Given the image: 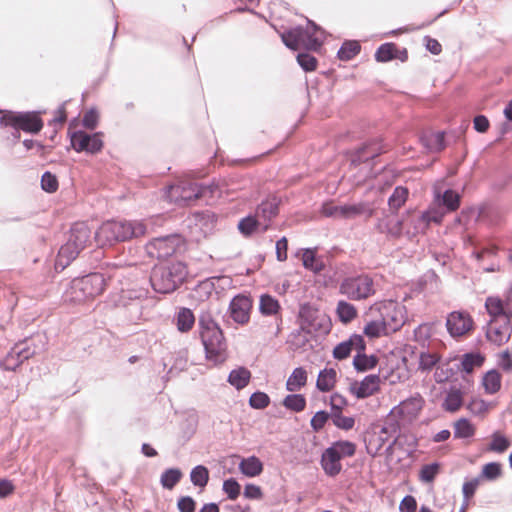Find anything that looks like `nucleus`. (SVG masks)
<instances>
[{
	"mask_svg": "<svg viewBox=\"0 0 512 512\" xmlns=\"http://www.w3.org/2000/svg\"><path fill=\"white\" fill-rule=\"evenodd\" d=\"M147 226L139 221H106L95 232L99 246H110L116 242L127 241L146 233Z\"/></svg>",
	"mask_w": 512,
	"mask_h": 512,
	"instance_id": "f257e3e1",
	"label": "nucleus"
},
{
	"mask_svg": "<svg viewBox=\"0 0 512 512\" xmlns=\"http://www.w3.org/2000/svg\"><path fill=\"white\" fill-rule=\"evenodd\" d=\"M198 324L206 358L215 364L224 362L226 359V342L220 327L208 313L200 315Z\"/></svg>",
	"mask_w": 512,
	"mask_h": 512,
	"instance_id": "f03ea898",
	"label": "nucleus"
},
{
	"mask_svg": "<svg viewBox=\"0 0 512 512\" xmlns=\"http://www.w3.org/2000/svg\"><path fill=\"white\" fill-rule=\"evenodd\" d=\"M188 272L182 262L156 265L150 276V283L155 292L168 294L174 292L185 280Z\"/></svg>",
	"mask_w": 512,
	"mask_h": 512,
	"instance_id": "7ed1b4c3",
	"label": "nucleus"
},
{
	"mask_svg": "<svg viewBox=\"0 0 512 512\" xmlns=\"http://www.w3.org/2000/svg\"><path fill=\"white\" fill-rule=\"evenodd\" d=\"M325 37L324 30L312 21H308L306 27L297 26L281 34L283 43L292 50L305 48L318 50Z\"/></svg>",
	"mask_w": 512,
	"mask_h": 512,
	"instance_id": "20e7f679",
	"label": "nucleus"
},
{
	"mask_svg": "<svg viewBox=\"0 0 512 512\" xmlns=\"http://www.w3.org/2000/svg\"><path fill=\"white\" fill-rule=\"evenodd\" d=\"M213 194V185H198L188 179L168 186L165 192L166 198L178 206H189L196 200L206 198L207 196L212 197Z\"/></svg>",
	"mask_w": 512,
	"mask_h": 512,
	"instance_id": "39448f33",
	"label": "nucleus"
},
{
	"mask_svg": "<svg viewBox=\"0 0 512 512\" xmlns=\"http://www.w3.org/2000/svg\"><path fill=\"white\" fill-rule=\"evenodd\" d=\"M374 278L369 274H359L344 278L339 285V293L349 300L362 301L376 294Z\"/></svg>",
	"mask_w": 512,
	"mask_h": 512,
	"instance_id": "423d86ee",
	"label": "nucleus"
},
{
	"mask_svg": "<svg viewBox=\"0 0 512 512\" xmlns=\"http://www.w3.org/2000/svg\"><path fill=\"white\" fill-rule=\"evenodd\" d=\"M106 286V279L103 274L91 273L82 278L75 279L71 285L72 299L83 301L100 295Z\"/></svg>",
	"mask_w": 512,
	"mask_h": 512,
	"instance_id": "0eeeda50",
	"label": "nucleus"
},
{
	"mask_svg": "<svg viewBox=\"0 0 512 512\" xmlns=\"http://www.w3.org/2000/svg\"><path fill=\"white\" fill-rule=\"evenodd\" d=\"M41 347L35 345V339L25 340L16 344L0 362L7 371H15L24 361L38 353Z\"/></svg>",
	"mask_w": 512,
	"mask_h": 512,
	"instance_id": "6e6552de",
	"label": "nucleus"
},
{
	"mask_svg": "<svg viewBox=\"0 0 512 512\" xmlns=\"http://www.w3.org/2000/svg\"><path fill=\"white\" fill-rule=\"evenodd\" d=\"M181 244V236L171 234L151 240L146 245V251L152 258L163 259L173 255Z\"/></svg>",
	"mask_w": 512,
	"mask_h": 512,
	"instance_id": "1a4fd4ad",
	"label": "nucleus"
},
{
	"mask_svg": "<svg viewBox=\"0 0 512 512\" xmlns=\"http://www.w3.org/2000/svg\"><path fill=\"white\" fill-rule=\"evenodd\" d=\"M0 122L30 133H38L43 127L42 120L35 113H9L2 116Z\"/></svg>",
	"mask_w": 512,
	"mask_h": 512,
	"instance_id": "9d476101",
	"label": "nucleus"
},
{
	"mask_svg": "<svg viewBox=\"0 0 512 512\" xmlns=\"http://www.w3.org/2000/svg\"><path fill=\"white\" fill-rule=\"evenodd\" d=\"M446 328L452 338H460L473 330L474 321L467 311H453L447 315Z\"/></svg>",
	"mask_w": 512,
	"mask_h": 512,
	"instance_id": "9b49d317",
	"label": "nucleus"
},
{
	"mask_svg": "<svg viewBox=\"0 0 512 512\" xmlns=\"http://www.w3.org/2000/svg\"><path fill=\"white\" fill-rule=\"evenodd\" d=\"M187 226L190 229L191 238L199 241L212 232L214 228V215L209 211L196 212L187 219Z\"/></svg>",
	"mask_w": 512,
	"mask_h": 512,
	"instance_id": "f8f14e48",
	"label": "nucleus"
},
{
	"mask_svg": "<svg viewBox=\"0 0 512 512\" xmlns=\"http://www.w3.org/2000/svg\"><path fill=\"white\" fill-rule=\"evenodd\" d=\"M71 145L76 152L94 154L101 151L103 141L100 133L88 134L83 131H76L71 135Z\"/></svg>",
	"mask_w": 512,
	"mask_h": 512,
	"instance_id": "ddd939ff",
	"label": "nucleus"
},
{
	"mask_svg": "<svg viewBox=\"0 0 512 512\" xmlns=\"http://www.w3.org/2000/svg\"><path fill=\"white\" fill-rule=\"evenodd\" d=\"M252 300L249 296L238 294L230 302L229 314L234 322L244 325L250 320Z\"/></svg>",
	"mask_w": 512,
	"mask_h": 512,
	"instance_id": "4468645a",
	"label": "nucleus"
},
{
	"mask_svg": "<svg viewBox=\"0 0 512 512\" xmlns=\"http://www.w3.org/2000/svg\"><path fill=\"white\" fill-rule=\"evenodd\" d=\"M423 405L424 399L419 394H416L400 402L398 406L392 409L391 413L399 415L403 421L410 422L418 416Z\"/></svg>",
	"mask_w": 512,
	"mask_h": 512,
	"instance_id": "2eb2a0df",
	"label": "nucleus"
},
{
	"mask_svg": "<svg viewBox=\"0 0 512 512\" xmlns=\"http://www.w3.org/2000/svg\"><path fill=\"white\" fill-rule=\"evenodd\" d=\"M279 213V201L277 198H268L262 201L255 210V216L261 223V229L266 231L270 222L273 218H275Z\"/></svg>",
	"mask_w": 512,
	"mask_h": 512,
	"instance_id": "dca6fc26",
	"label": "nucleus"
},
{
	"mask_svg": "<svg viewBox=\"0 0 512 512\" xmlns=\"http://www.w3.org/2000/svg\"><path fill=\"white\" fill-rule=\"evenodd\" d=\"M511 325L508 320L489 321L486 329V337L496 345L507 342L511 336Z\"/></svg>",
	"mask_w": 512,
	"mask_h": 512,
	"instance_id": "f3484780",
	"label": "nucleus"
},
{
	"mask_svg": "<svg viewBox=\"0 0 512 512\" xmlns=\"http://www.w3.org/2000/svg\"><path fill=\"white\" fill-rule=\"evenodd\" d=\"M353 350L356 352H364L365 342L361 335L354 334L348 340L339 343L333 350V356L337 360H343L346 359Z\"/></svg>",
	"mask_w": 512,
	"mask_h": 512,
	"instance_id": "a211bd4d",
	"label": "nucleus"
},
{
	"mask_svg": "<svg viewBox=\"0 0 512 512\" xmlns=\"http://www.w3.org/2000/svg\"><path fill=\"white\" fill-rule=\"evenodd\" d=\"M380 384V377L376 374L366 376L361 382H354L350 386L351 392L359 399L373 395Z\"/></svg>",
	"mask_w": 512,
	"mask_h": 512,
	"instance_id": "6ab92c4d",
	"label": "nucleus"
},
{
	"mask_svg": "<svg viewBox=\"0 0 512 512\" xmlns=\"http://www.w3.org/2000/svg\"><path fill=\"white\" fill-rule=\"evenodd\" d=\"M383 152V147L378 140L369 141L356 150L355 154L352 156L351 163L355 166L366 163Z\"/></svg>",
	"mask_w": 512,
	"mask_h": 512,
	"instance_id": "aec40b11",
	"label": "nucleus"
},
{
	"mask_svg": "<svg viewBox=\"0 0 512 512\" xmlns=\"http://www.w3.org/2000/svg\"><path fill=\"white\" fill-rule=\"evenodd\" d=\"M321 466L324 472L331 477H334L341 472V458L333 448L328 447L322 453Z\"/></svg>",
	"mask_w": 512,
	"mask_h": 512,
	"instance_id": "412c9836",
	"label": "nucleus"
},
{
	"mask_svg": "<svg viewBox=\"0 0 512 512\" xmlns=\"http://www.w3.org/2000/svg\"><path fill=\"white\" fill-rule=\"evenodd\" d=\"M434 200L438 206L445 207L449 212L457 210L460 205V195L452 189H447L443 193L435 190Z\"/></svg>",
	"mask_w": 512,
	"mask_h": 512,
	"instance_id": "4be33fe9",
	"label": "nucleus"
},
{
	"mask_svg": "<svg viewBox=\"0 0 512 512\" xmlns=\"http://www.w3.org/2000/svg\"><path fill=\"white\" fill-rule=\"evenodd\" d=\"M90 230L87 225L83 223L75 224L71 230L67 242L72 246H76L78 250L82 251L90 239Z\"/></svg>",
	"mask_w": 512,
	"mask_h": 512,
	"instance_id": "5701e85b",
	"label": "nucleus"
},
{
	"mask_svg": "<svg viewBox=\"0 0 512 512\" xmlns=\"http://www.w3.org/2000/svg\"><path fill=\"white\" fill-rule=\"evenodd\" d=\"M80 250L76 246H72L71 243L66 242L59 249L56 261L55 269L64 270L73 260L80 254Z\"/></svg>",
	"mask_w": 512,
	"mask_h": 512,
	"instance_id": "b1692460",
	"label": "nucleus"
},
{
	"mask_svg": "<svg viewBox=\"0 0 512 512\" xmlns=\"http://www.w3.org/2000/svg\"><path fill=\"white\" fill-rule=\"evenodd\" d=\"M485 308L490 316L489 321L508 320L505 313L503 300L500 299L499 297H487L485 301Z\"/></svg>",
	"mask_w": 512,
	"mask_h": 512,
	"instance_id": "393cba45",
	"label": "nucleus"
},
{
	"mask_svg": "<svg viewBox=\"0 0 512 512\" xmlns=\"http://www.w3.org/2000/svg\"><path fill=\"white\" fill-rule=\"evenodd\" d=\"M423 146L430 152H440L445 148V133H425L420 138Z\"/></svg>",
	"mask_w": 512,
	"mask_h": 512,
	"instance_id": "a878e982",
	"label": "nucleus"
},
{
	"mask_svg": "<svg viewBox=\"0 0 512 512\" xmlns=\"http://www.w3.org/2000/svg\"><path fill=\"white\" fill-rule=\"evenodd\" d=\"M336 380V370L334 368H325L318 374L316 387L321 392H328L334 388Z\"/></svg>",
	"mask_w": 512,
	"mask_h": 512,
	"instance_id": "bb28decb",
	"label": "nucleus"
},
{
	"mask_svg": "<svg viewBox=\"0 0 512 512\" xmlns=\"http://www.w3.org/2000/svg\"><path fill=\"white\" fill-rule=\"evenodd\" d=\"M239 470L247 477H256L263 471V463L256 456L243 458L239 463Z\"/></svg>",
	"mask_w": 512,
	"mask_h": 512,
	"instance_id": "cd10ccee",
	"label": "nucleus"
},
{
	"mask_svg": "<svg viewBox=\"0 0 512 512\" xmlns=\"http://www.w3.org/2000/svg\"><path fill=\"white\" fill-rule=\"evenodd\" d=\"M251 378V372L245 367L233 369L228 375V382L237 390L245 388Z\"/></svg>",
	"mask_w": 512,
	"mask_h": 512,
	"instance_id": "c85d7f7f",
	"label": "nucleus"
},
{
	"mask_svg": "<svg viewBox=\"0 0 512 512\" xmlns=\"http://www.w3.org/2000/svg\"><path fill=\"white\" fill-rule=\"evenodd\" d=\"M307 382V372L302 367L295 368L286 381V389L289 392H297Z\"/></svg>",
	"mask_w": 512,
	"mask_h": 512,
	"instance_id": "c756f323",
	"label": "nucleus"
},
{
	"mask_svg": "<svg viewBox=\"0 0 512 512\" xmlns=\"http://www.w3.org/2000/svg\"><path fill=\"white\" fill-rule=\"evenodd\" d=\"M463 404V393L460 389L451 388L444 399L443 408L448 412H456Z\"/></svg>",
	"mask_w": 512,
	"mask_h": 512,
	"instance_id": "7c9ffc66",
	"label": "nucleus"
},
{
	"mask_svg": "<svg viewBox=\"0 0 512 512\" xmlns=\"http://www.w3.org/2000/svg\"><path fill=\"white\" fill-rule=\"evenodd\" d=\"M148 290L143 287H131L127 289H121L119 303L123 306H127L130 301H138L147 297Z\"/></svg>",
	"mask_w": 512,
	"mask_h": 512,
	"instance_id": "2f4dec72",
	"label": "nucleus"
},
{
	"mask_svg": "<svg viewBox=\"0 0 512 512\" xmlns=\"http://www.w3.org/2000/svg\"><path fill=\"white\" fill-rule=\"evenodd\" d=\"M485 358L479 352L465 353L461 357V370L465 373H471L476 367L482 366Z\"/></svg>",
	"mask_w": 512,
	"mask_h": 512,
	"instance_id": "473e14b6",
	"label": "nucleus"
},
{
	"mask_svg": "<svg viewBox=\"0 0 512 512\" xmlns=\"http://www.w3.org/2000/svg\"><path fill=\"white\" fill-rule=\"evenodd\" d=\"M336 314L342 323L348 324L357 317L358 312L353 304L340 300L337 303Z\"/></svg>",
	"mask_w": 512,
	"mask_h": 512,
	"instance_id": "72a5a7b5",
	"label": "nucleus"
},
{
	"mask_svg": "<svg viewBox=\"0 0 512 512\" xmlns=\"http://www.w3.org/2000/svg\"><path fill=\"white\" fill-rule=\"evenodd\" d=\"M303 266L314 272L320 273L325 265L322 259L316 257V253L312 249H305L302 255Z\"/></svg>",
	"mask_w": 512,
	"mask_h": 512,
	"instance_id": "f704fd0d",
	"label": "nucleus"
},
{
	"mask_svg": "<svg viewBox=\"0 0 512 512\" xmlns=\"http://www.w3.org/2000/svg\"><path fill=\"white\" fill-rule=\"evenodd\" d=\"M344 210V219H353L359 215H366V217L369 218L373 214V210L367 203L364 202L355 204H344Z\"/></svg>",
	"mask_w": 512,
	"mask_h": 512,
	"instance_id": "c9c22d12",
	"label": "nucleus"
},
{
	"mask_svg": "<svg viewBox=\"0 0 512 512\" xmlns=\"http://www.w3.org/2000/svg\"><path fill=\"white\" fill-rule=\"evenodd\" d=\"M409 195L408 188L397 186L388 199V205L391 211H398L407 201Z\"/></svg>",
	"mask_w": 512,
	"mask_h": 512,
	"instance_id": "e433bc0d",
	"label": "nucleus"
},
{
	"mask_svg": "<svg viewBox=\"0 0 512 512\" xmlns=\"http://www.w3.org/2000/svg\"><path fill=\"white\" fill-rule=\"evenodd\" d=\"M259 310L261 314L265 316L275 315L280 310V304L278 300L271 295L263 294L260 296Z\"/></svg>",
	"mask_w": 512,
	"mask_h": 512,
	"instance_id": "4c0bfd02",
	"label": "nucleus"
},
{
	"mask_svg": "<svg viewBox=\"0 0 512 512\" xmlns=\"http://www.w3.org/2000/svg\"><path fill=\"white\" fill-rule=\"evenodd\" d=\"M195 322V317L193 312L188 308H181L176 317V326L179 331L187 332L189 331Z\"/></svg>",
	"mask_w": 512,
	"mask_h": 512,
	"instance_id": "58836bf2",
	"label": "nucleus"
},
{
	"mask_svg": "<svg viewBox=\"0 0 512 512\" xmlns=\"http://www.w3.org/2000/svg\"><path fill=\"white\" fill-rule=\"evenodd\" d=\"M482 383L486 393L494 394L501 387V375L496 370H490L484 375Z\"/></svg>",
	"mask_w": 512,
	"mask_h": 512,
	"instance_id": "ea45409f",
	"label": "nucleus"
},
{
	"mask_svg": "<svg viewBox=\"0 0 512 512\" xmlns=\"http://www.w3.org/2000/svg\"><path fill=\"white\" fill-rule=\"evenodd\" d=\"M378 363V359L374 355L367 356L363 352H357L353 359L354 368L357 371H367L374 368Z\"/></svg>",
	"mask_w": 512,
	"mask_h": 512,
	"instance_id": "a19ab883",
	"label": "nucleus"
},
{
	"mask_svg": "<svg viewBox=\"0 0 512 512\" xmlns=\"http://www.w3.org/2000/svg\"><path fill=\"white\" fill-rule=\"evenodd\" d=\"M183 474L178 468L166 469L160 477V483L163 488L171 490L181 480Z\"/></svg>",
	"mask_w": 512,
	"mask_h": 512,
	"instance_id": "79ce46f5",
	"label": "nucleus"
},
{
	"mask_svg": "<svg viewBox=\"0 0 512 512\" xmlns=\"http://www.w3.org/2000/svg\"><path fill=\"white\" fill-rule=\"evenodd\" d=\"M361 46L358 41L349 40L345 41L338 50V57L340 60L348 61L355 57L360 52Z\"/></svg>",
	"mask_w": 512,
	"mask_h": 512,
	"instance_id": "37998d69",
	"label": "nucleus"
},
{
	"mask_svg": "<svg viewBox=\"0 0 512 512\" xmlns=\"http://www.w3.org/2000/svg\"><path fill=\"white\" fill-rule=\"evenodd\" d=\"M283 406L293 412H301L306 407V399L301 394H289L284 398Z\"/></svg>",
	"mask_w": 512,
	"mask_h": 512,
	"instance_id": "c03bdc74",
	"label": "nucleus"
},
{
	"mask_svg": "<svg viewBox=\"0 0 512 512\" xmlns=\"http://www.w3.org/2000/svg\"><path fill=\"white\" fill-rule=\"evenodd\" d=\"M475 428L466 418H461L454 425L455 438H470L474 435Z\"/></svg>",
	"mask_w": 512,
	"mask_h": 512,
	"instance_id": "a18cd8bd",
	"label": "nucleus"
},
{
	"mask_svg": "<svg viewBox=\"0 0 512 512\" xmlns=\"http://www.w3.org/2000/svg\"><path fill=\"white\" fill-rule=\"evenodd\" d=\"M510 447V441L499 432H494L487 450L496 453H503Z\"/></svg>",
	"mask_w": 512,
	"mask_h": 512,
	"instance_id": "49530a36",
	"label": "nucleus"
},
{
	"mask_svg": "<svg viewBox=\"0 0 512 512\" xmlns=\"http://www.w3.org/2000/svg\"><path fill=\"white\" fill-rule=\"evenodd\" d=\"M191 482L198 487H205L209 481V471L203 465H198L191 470Z\"/></svg>",
	"mask_w": 512,
	"mask_h": 512,
	"instance_id": "de8ad7c7",
	"label": "nucleus"
},
{
	"mask_svg": "<svg viewBox=\"0 0 512 512\" xmlns=\"http://www.w3.org/2000/svg\"><path fill=\"white\" fill-rule=\"evenodd\" d=\"M502 474L501 464L498 462H490L482 467V471L478 478L480 480L494 481Z\"/></svg>",
	"mask_w": 512,
	"mask_h": 512,
	"instance_id": "09e8293b",
	"label": "nucleus"
},
{
	"mask_svg": "<svg viewBox=\"0 0 512 512\" xmlns=\"http://www.w3.org/2000/svg\"><path fill=\"white\" fill-rule=\"evenodd\" d=\"M258 228L261 229V223L255 215H248L238 223L239 231L245 236L251 235Z\"/></svg>",
	"mask_w": 512,
	"mask_h": 512,
	"instance_id": "8fccbe9b",
	"label": "nucleus"
},
{
	"mask_svg": "<svg viewBox=\"0 0 512 512\" xmlns=\"http://www.w3.org/2000/svg\"><path fill=\"white\" fill-rule=\"evenodd\" d=\"M396 46L394 43H385L378 47L375 53V59L378 62H388L395 58Z\"/></svg>",
	"mask_w": 512,
	"mask_h": 512,
	"instance_id": "3c124183",
	"label": "nucleus"
},
{
	"mask_svg": "<svg viewBox=\"0 0 512 512\" xmlns=\"http://www.w3.org/2000/svg\"><path fill=\"white\" fill-rule=\"evenodd\" d=\"M330 448H333L335 452L342 459L343 457H351L355 454L356 445L350 441H337L333 443Z\"/></svg>",
	"mask_w": 512,
	"mask_h": 512,
	"instance_id": "603ef678",
	"label": "nucleus"
},
{
	"mask_svg": "<svg viewBox=\"0 0 512 512\" xmlns=\"http://www.w3.org/2000/svg\"><path fill=\"white\" fill-rule=\"evenodd\" d=\"M333 424L341 430H351L355 425V419L352 416H344L342 413H330Z\"/></svg>",
	"mask_w": 512,
	"mask_h": 512,
	"instance_id": "864d4df0",
	"label": "nucleus"
},
{
	"mask_svg": "<svg viewBox=\"0 0 512 512\" xmlns=\"http://www.w3.org/2000/svg\"><path fill=\"white\" fill-rule=\"evenodd\" d=\"M321 213L326 217H331L334 219H344V205H336L331 202L324 203L321 208Z\"/></svg>",
	"mask_w": 512,
	"mask_h": 512,
	"instance_id": "5fc2aeb1",
	"label": "nucleus"
},
{
	"mask_svg": "<svg viewBox=\"0 0 512 512\" xmlns=\"http://www.w3.org/2000/svg\"><path fill=\"white\" fill-rule=\"evenodd\" d=\"M297 62L306 72L314 71L317 67V59L309 53H299L297 55Z\"/></svg>",
	"mask_w": 512,
	"mask_h": 512,
	"instance_id": "6e6d98bb",
	"label": "nucleus"
},
{
	"mask_svg": "<svg viewBox=\"0 0 512 512\" xmlns=\"http://www.w3.org/2000/svg\"><path fill=\"white\" fill-rule=\"evenodd\" d=\"M270 403L269 396L264 392H254L249 398V404L254 409H264Z\"/></svg>",
	"mask_w": 512,
	"mask_h": 512,
	"instance_id": "4d7b16f0",
	"label": "nucleus"
},
{
	"mask_svg": "<svg viewBox=\"0 0 512 512\" xmlns=\"http://www.w3.org/2000/svg\"><path fill=\"white\" fill-rule=\"evenodd\" d=\"M240 485L234 478H229L223 482V491L230 500H236L240 495Z\"/></svg>",
	"mask_w": 512,
	"mask_h": 512,
	"instance_id": "13d9d810",
	"label": "nucleus"
},
{
	"mask_svg": "<svg viewBox=\"0 0 512 512\" xmlns=\"http://www.w3.org/2000/svg\"><path fill=\"white\" fill-rule=\"evenodd\" d=\"M41 187L48 193H53L58 189V181L55 175L45 172L41 177Z\"/></svg>",
	"mask_w": 512,
	"mask_h": 512,
	"instance_id": "bf43d9fd",
	"label": "nucleus"
},
{
	"mask_svg": "<svg viewBox=\"0 0 512 512\" xmlns=\"http://www.w3.org/2000/svg\"><path fill=\"white\" fill-rule=\"evenodd\" d=\"M385 331V323L383 321H370L364 328V333L370 337H379Z\"/></svg>",
	"mask_w": 512,
	"mask_h": 512,
	"instance_id": "052dcab7",
	"label": "nucleus"
},
{
	"mask_svg": "<svg viewBox=\"0 0 512 512\" xmlns=\"http://www.w3.org/2000/svg\"><path fill=\"white\" fill-rule=\"evenodd\" d=\"M329 418L331 419L330 413L323 410L318 411L312 417L310 425L315 432H319L325 426Z\"/></svg>",
	"mask_w": 512,
	"mask_h": 512,
	"instance_id": "680f3d73",
	"label": "nucleus"
},
{
	"mask_svg": "<svg viewBox=\"0 0 512 512\" xmlns=\"http://www.w3.org/2000/svg\"><path fill=\"white\" fill-rule=\"evenodd\" d=\"M439 361V356L435 353H421L419 366L422 370H431Z\"/></svg>",
	"mask_w": 512,
	"mask_h": 512,
	"instance_id": "e2e57ef3",
	"label": "nucleus"
},
{
	"mask_svg": "<svg viewBox=\"0 0 512 512\" xmlns=\"http://www.w3.org/2000/svg\"><path fill=\"white\" fill-rule=\"evenodd\" d=\"M439 471V465L437 463H432L428 465H424L420 471V479L423 482H432L436 477Z\"/></svg>",
	"mask_w": 512,
	"mask_h": 512,
	"instance_id": "0e129e2a",
	"label": "nucleus"
},
{
	"mask_svg": "<svg viewBox=\"0 0 512 512\" xmlns=\"http://www.w3.org/2000/svg\"><path fill=\"white\" fill-rule=\"evenodd\" d=\"M423 213H424L429 225L431 223H436V224L441 223V221L444 217V214H445L440 206L439 207H430L428 210L424 211Z\"/></svg>",
	"mask_w": 512,
	"mask_h": 512,
	"instance_id": "69168bd1",
	"label": "nucleus"
},
{
	"mask_svg": "<svg viewBox=\"0 0 512 512\" xmlns=\"http://www.w3.org/2000/svg\"><path fill=\"white\" fill-rule=\"evenodd\" d=\"M347 406V400L345 397L338 393H334L330 397V413H342L344 407Z\"/></svg>",
	"mask_w": 512,
	"mask_h": 512,
	"instance_id": "338daca9",
	"label": "nucleus"
},
{
	"mask_svg": "<svg viewBox=\"0 0 512 512\" xmlns=\"http://www.w3.org/2000/svg\"><path fill=\"white\" fill-rule=\"evenodd\" d=\"M412 225L413 235L424 233L429 227V224L423 212L412 218Z\"/></svg>",
	"mask_w": 512,
	"mask_h": 512,
	"instance_id": "774afa93",
	"label": "nucleus"
}]
</instances>
